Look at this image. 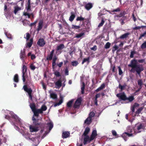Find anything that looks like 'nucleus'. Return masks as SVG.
I'll list each match as a JSON object with an SVG mask.
<instances>
[{
    "mask_svg": "<svg viewBox=\"0 0 146 146\" xmlns=\"http://www.w3.org/2000/svg\"><path fill=\"white\" fill-rule=\"evenodd\" d=\"M64 45L63 44H60L57 47L56 50L57 51H59L61 50L64 48Z\"/></svg>",
    "mask_w": 146,
    "mask_h": 146,
    "instance_id": "nucleus-21",
    "label": "nucleus"
},
{
    "mask_svg": "<svg viewBox=\"0 0 146 146\" xmlns=\"http://www.w3.org/2000/svg\"><path fill=\"white\" fill-rule=\"evenodd\" d=\"M30 107L33 113V116L38 117L39 114H42L43 112H42V110L40 109H37L34 103L31 104L30 105Z\"/></svg>",
    "mask_w": 146,
    "mask_h": 146,
    "instance_id": "nucleus-2",
    "label": "nucleus"
},
{
    "mask_svg": "<svg viewBox=\"0 0 146 146\" xmlns=\"http://www.w3.org/2000/svg\"><path fill=\"white\" fill-rule=\"evenodd\" d=\"M20 58L23 61H24V58L26 57L25 49L23 50V51L21 50L20 54Z\"/></svg>",
    "mask_w": 146,
    "mask_h": 146,
    "instance_id": "nucleus-12",
    "label": "nucleus"
},
{
    "mask_svg": "<svg viewBox=\"0 0 146 146\" xmlns=\"http://www.w3.org/2000/svg\"><path fill=\"white\" fill-rule=\"evenodd\" d=\"M84 139L83 143L84 145H86L88 142L90 143L91 141H90V138L88 135L84 136Z\"/></svg>",
    "mask_w": 146,
    "mask_h": 146,
    "instance_id": "nucleus-13",
    "label": "nucleus"
},
{
    "mask_svg": "<svg viewBox=\"0 0 146 146\" xmlns=\"http://www.w3.org/2000/svg\"><path fill=\"white\" fill-rule=\"evenodd\" d=\"M54 52V50H52L50 52V54L47 56L46 57L47 60H51L52 59Z\"/></svg>",
    "mask_w": 146,
    "mask_h": 146,
    "instance_id": "nucleus-9",
    "label": "nucleus"
},
{
    "mask_svg": "<svg viewBox=\"0 0 146 146\" xmlns=\"http://www.w3.org/2000/svg\"><path fill=\"white\" fill-rule=\"evenodd\" d=\"M21 8L18 7L17 6L15 7V9L14 10V13L15 14H16L19 11L21 10Z\"/></svg>",
    "mask_w": 146,
    "mask_h": 146,
    "instance_id": "nucleus-35",
    "label": "nucleus"
},
{
    "mask_svg": "<svg viewBox=\"0 0 146 146\" xmlns=\"http://www.w3.org/2000/svg\"><path fill=\"white\" fill-rule=\"evenodd\" d=\"M54 74L57 77L61 76V75L59 72L57 70L55 71L54 73Z\"/></svg>",
    "mask_w": 146,
    "mask_h": 146,
    "instance_id": "nucleus-37",
    "label": "nucleus"
},
{
    "mask_svg": "<svg viewBox=\"0 0 146 146\" xmlns=\"http://www.w3.org/2000/svg\"><path fill=\"white\" fill-rule=\"evenodd\" d=\"M22 73H25L27 72V67L26 66H25V65H23V67H22Z\"/></svg>",
    "mask_w": 146,
    "mask_h": 146,
    "instance_id": "nucleus-41",
    "label": "nucleus"
},
{
    "mask_svg": "<svg viewBox=\"0 0 146 146\" xmlns=\"http://www.w3.org/2000/svg\"><path fill=\"white\" fill-rule=\"evenodd\" d=\"M143 107H142L139 108L135 112V114L138 115L143 110Z\"/></svg>",
    "mask_w": 146,
    "mask_h": 146,
    "instance_id": "nucleus-30",
    "label": "nucleus"
},
{
    "mask_svg": "<svg viewBox=\"0 0 146 146\" xmlns=\"http://www.w3.org/2000/svg\"><path fill=\"white\" fill-rule=\"evenodd\" d=\"M61 99L59 100V102L57 103H56L54 105V107H56L60 105L63 102V97L61 96H60Z\"/></svg>",
    "mask_w": 146,
    "mask_h": 146,
    "instance_id": "nucleus-24",
    "label": "nucleus"
},
{
    "mask_svg": "<svg viewBox=\"0 0 146 146\" xmlns=\"http://www.w3.org/2000/svg\"><path fill=\"white\" fill-rule=\"evenodd\" d=\"M84 19V18L82 17L81 16L80 17H78L76 19V20L77 21H83Z\"/></svg>",
    "mask_w": 146,
    "mask_h": 146,
    "instance_id": "nucleus-47",
    "label": "nucleus"
},
{
    "mask_svg": "<svg viewBox=\"0 0 146 146\" xmlns=\"http://www.w3.org/2000/svg\"><path fill=\"white\" fill-rule=\"evenodd\" d=\"M39 127L38 126H31L30 127V131L31 132H36L38 130V128Z\"/></svg>",
    "mask_w": 146,
    "mask_h": 146,
    "instance_id": "nucleus-11",
    "label": "nucleus"
},
{
    "mask_svg": "<svg viewBox=\"0 0 146 146\" xmlns=\"http://www.w3.org/2000/svg\"><path fill=\"white\" fill-rule=\"evenodd\" d=\"M26 37L25 36L24 38L26 39L27 41L29 39L31 36V35L28 33H26Z\"/></svg>",
    "mask_w": 146,
    "mask_h": 146,
    "instance_id": "nucleus-45",
    "label": "nucleus"
},
{
    "mask_svg": "<svg viewBox=\"0 0 146 146\" xmlns=\"http://www.w3.org/2000/svg\"><path fill=\"white\" fill-rule=\"evenodd\" d=\"M24 90L27 92L28 94L29 98L31 101L33 100V96L32 95V90L31 88H28L27 85H24L23 87Z\"/></svg>",
    "mask_w": 146,
    "mask_h": 146,
    "instance_id": "nucleus-4",
    "label": "nucleus"
},
{
    "mask_svg": "<svg viewBox=\"0 0 146 146\" xmlns=\"http://www.w3.org/2000/svg\"><path fill=\"white\" fill-rule=\"evenodd\" d=\"M135 54V52L134 51H131V54L130 55V57L131 58H133L134 57V55Z\"/></svg>",
    "mask_w": 146,
    "mask_h": 146,
    "instance_id": "nucleus-57",
    "label": "nucleus"
},
{
    "mask_svg": "<svg viewBox=\"0 0 146 146\" xmlns=\"http://www.w3.org/2000/svg\"><path fill=\"white\" fill-rule=\"evenodd\" d=\"M30 68L31 70H34L36 68V67L34 65L33 63L31 64L30 65Z\"/></svg>",
    "mask_w": 146,
    "mask_h": 146,
    "instance_id": "nucleus-48",
    "label": "nucleus"
},
{
    "mask_svg": "<svg viewBox=\"0 0 146 146\" xmlns=\"http://www.w3.org/2000/svg\"><path fill=\"white\" fill-rule=\"evenodd\" d=\"M129 35V33H125L120 36L119 37V38L121 39H126L128 37Z\"/></svg>",
    "mask_w": 146,
    "mask_h": 146,
    "instance_id": "nucleus-26",
    "label": "nucleus"
},
{
    "mask_svg": "<svg viewBox=\"0 0 146 146\" xmlns=\"http://www.w3.org/2000/svg\"><path fill=\"white\" fill-rule=\"evenodd\" d=\"M127 86V84L126 83H124L123 86H122L119 84V85L118 88L121 91H122L125 89Z\"/></svg>",
    "mask_w": 146,
    "mask_h": 146,
    "instance_id": "nucleus-25",
    "label": "nucleus"
},
{
    "mask_svg": "<svg viewBox=\"0 0 146 146\" xmlns=\"http://www.w3.org/2000/svg\"><path fill=\"white\" fill-rule=\"evenodd\" d=\"M20 133L22 135L27 139H28L33 140L32 139H30L28 135H29V134L28 133H25L24 131L22 130L20 131Z\"/></svg>",
    "mask_w": 146,
    "mask_h": 146,
    "instance_id": "nucleus-16",
    "label": "nucleus"
},
{
    "mask_svg": "<svg viewBox=\"0 0 146 146\" xmlns=\"http://www.w3.org/2000/svg\"><path fill=\"white\" fill-rule=\"evenodd\" d=\"M47 125L48 127V130L50 131L53 128V125L52 123L50 122L47 123Z\"/></svg>",
    "mask_w": 146,
    "mask_h": 146,
    "instance_id": "nucleus-32",
    "label": "nucleus"
},
{
    "mask_svg": "<svg viewBox=\"0 0 146 146\" xmlns=\"http://www.w3.org/2000/svg\"><path fill=\"white\" fill-rule=\"evenodd\" d=\"M43 22L42 21H39L38 26V28L37 31L38 32L41 30L42 27Z\"/></svg>",
    "mask_w": 146,
    "mask_h": 146,
    "instance_id": "nucleus-15",
    "label": "nucleus"
},
{
    "mask_svg": "<svg viewBox=\"0 0 146 146\" xmlns=\"http://www.w3.org/2000/svg\"><path fill=\"white\" fill-rule=\"evenodd\" d=\"M105 87V83H104L102 84L99 87L100 88V89L102 90V89L104 88Z\"/></svg>",
    "mask_w": 146,
    "mask_h": 146,
    "instance_id": "nucleus-61",
    "label": "nucleus"
},
{
    "mask_svg": "<svg viewBox=\"0 0 146 146\" xmlns=\"http://www.w3.org/2000/svg\"><path fill=\"white\" fill-rule=\"evenodd\" d=\"M25 73H23L22 75V80L23 82H25L26 80V79L25 76Z\"/></svg>",
    "mask_w": 146,
    "mask_h": 146,
    "instance_id": "nucleus-62",
    "label": "nucleus"
},
{
    "mask_svg": "<svg viewBox=\"0 0 146 146\" xmlns=\"http://www.w3.org/2000/svg\"><path fill=\"white\" fill-rule=\"evenodd\" d=\"M128 66L131 68L129 70L131 72L134 73L136 72L137 76L138 75L139 76H141V73L143 70L144 68L142 65L138 64L137 60L134 59L131 60Z\"/></svg>",
    "mask_w": 146,
    "mask_h": 146,
    "instance_id": "nucleus-1",
    "label": "nucleus"
},
{
    "mask_svg": "<svg viewBox=\"0 0 146 146\" xmlns=\"http://www.w3.org/2000/svg\"><path fill=\"white\" fill-rule=\"evenodd\" d=\"M78 64L77 61H74L72 62V65L73 66H76Z\"/></svg>",
    "mask_w": 146,
    "mask_h": 146,
    "instance_id": "nucleus-43",
    "label": "nucleus"
},
{
    "mask_svg": "<svg viewBox=\"0 0 146 146\" xmlns=\"http://www.w3.org/2000/svg\"><path fill=\"white\" fill-rule=\"evenodd\" d=\"M47 109V107L44 105H42L40 109L41 110L42 112H43V111H45Z\"/></svg>",
    "mask_w": 146,
    "mask_h": 146,
    "instance_id": "nucleus-34",
    "label": "nucleus"
},
{
    "mask_svg": "<svg viewBox=\"0 0 146 146\" xmlns=\"http://www.w3.org/2000/svg\"><path fill=\"white\" fill-rule=\"evenodd\" d=\"M62 81L60 79H59L55 83V85L59 88H60L62 86Z\"/></svg>",
    "mask_w": 146,
    "mask_h": 146,
    "instance_id": "nucleus-20",
    "label": "nucleus"
},
{
    "mask_svg": "<svg viewBox=\"0 0 146 146\" xmlns=\"http://www.w3.org/2000/svg\"><path fill=\"white\" fill-rule=\"evenodd\" d=\"M73 102V100L69 101L67 104V106L69 108L71 107L72 106V103Z\"/></svg>",
    "mask_w": 146,
    "mask_h": 146,
    "instance_id": "nucleus-36",
    "label": "nucleus"
},
{
    "mask_svg": "<svg viewBox=\"0 0 146 146\" xmlns=\"http://www.w3.org/2000/svg\"><path fill=\"white\" fill-rule=\"evenodd\" d=\"M118 48L119 47L117 46L116 45H115L113 46V49L112 50V52H114L116 50L118 49Z\"/></svg>",
    "mask_w": 146,
    "mask_h": 146,
    "instance_id": "nucleus-51",
    "label": "nucleus"
},
{
    "mask_svg": "<svg viewBox=\"0 0 146 146\" xmlns=\"http://www.w3.org/2000/svg\"><path fill=\"white\" fill-rule=\"evenodd\" d=\"M127 100H128L129 102H131L134 99V97L133 96H131L128 98H127Z\"/></svg>",
    "mask_w": 146,
    "mask_h": 146,
    "instance_id": "nucleus-39",
    "label": "nucleus"
},
{
    "mask_svg": "<svg viewBox=\"0 0 146 146\" xmlns=\"http://www.w3.org/2000/svg\"><path fill=\"white\" fill-rule=\"evenodd\" d=\"M97 131L96 130H93L90 137V141L93 140L97 135Z\"/></svg>",
    "mask_w": 146,
    "mask_h": 146,
    "instance_id": "nucleus-10",
    "label": "nucleus"
},
{
    "mask_svg": "<svg viewBox=\"0 0 146 146\" xmlns=\"http://www.w3.org/2000/svg\"><path fill=\"white\" fill-rule=\"evenodd\" d=\"M30 42H28L27 43V46L29 48H30L32 46L33 42V39L32 38H31L30 40Z\"/></svg>",
    "mask_w": 146,
    "mask_h": 146,
    "instance_id": "nucleus-28",
    "label": "nucleus"
},
{
    "mask_svg": "<svg viewBox=\"0 0 146 146\" xmlns=\"http://www.w3.org/2000/svg\"><path fill=\"white\" fill-rule=\"evenodd\" d=\"M70 134L69 132L64 131L62 133V137L64 139L67 138L70 136Z\"/></svg>",
    "mask_w": 146,
    "mask_h": 146,
    "instance_id": "nucleus-14",
    "label": "nucleus"
},
{
    "mask_svg": "<svg viewBox=\"0 0 146 146\" xmlns=\"http://www.w3.org/2000/svg\"><path fill=\"white\" fill-rule=\"evenodd\" d=\"M146 35V31H145L143 33L141 34L139 38V39H141L142 37H144Z\"/></svg>",
    "mask_w": 146,
    "mask_h": 146,
    "instance_id": "nucleus-53",
    "label": "nucleus"
},
{
    "mask_svg": "<svg viewBox=\"0 0 146 146\" xmlns=\"http://www.w3.org/2000/svg\"><path fill=\"white\" fill-rule=\"evenodd\" d=\"M104 22L105 21H104V19H102V20L101 23H100L99 25H98V27H101L102 26L104 25Z\"/></svg>",
    "mask_w": 146,
    "mask_h": 146,
    "instance_id": "nucleus-46",
    "label": "nucleus"
},
{
    "mask_svg": "<svg viewBox=\"0 0 146 146\" xmlns=\"http://www.w3.org/2000/svg\"><path fill=\"white\" fill-rule=\"evenodd\" d=\"M90 57H89L87 58H84V59L82 62V64H83L85 62H87L88 63V64L90 62Z\"/></svg>",
    "mask_w": 146,
    "mask_h": 146,
    "instance_id": "nucleus-33",
    "label": "nucleus"
},
{
    "mask_svg": "<svg viewBox=\"0 0 146 146\" xmlns=\"http://www.w3.org/2000/svg\"><path fill=\"white\" fill-rule=\"evenodd\" d=\"M116 96L119 99L125 101L127 100V97L124 92L121 94H117L116 95Z\"/></svg>",
    "mask_w": 146,
    "mask_h": 146,
    "instance_id": "nucleus-6",
    "label": "nucleus"
},
{
    "mask_svg": "<svg viewBox=\"0 0 146 146\" xmlns=\"http://www.w3.org/2000/svg\"><path fill=\"white\" fill-rule=\"evenodd\" d=\"M51 97L53 99H56L57 98V95L54 93H52L50 94Z\"/></svg>",
    "mask_w": 146,
    "mask_h": 146,
    "instance_id": "nucleus-38",
    "label": "nucleus"
},
{
    "mask_svg": "<svg viewBox=\"0 0 146 146\" xmlns=\"http://www.w3.org/2000/svg\"><path fill=\"white\" fill-rule=\"evenodd\" d=\"M11 114L13 118L15 119L16 120H18L19 122L20 121V119L17 115L13 113H11Z\"/></svg>",
    "mask_w": 146,
    "mask_h": 146,
    "instance_id": "nucleus-27",
    "label": "nucleus"
},
{
    "mask_svg": "<svg viewBox=\"0 0 146 146\" xmlns=\"http://www.w3.org/2000/svg\"><path fill=\"white\" fill-rule=\"evenodd\" d=\"M141 48L142 49L146 48V41H144L141 45Z\"/></svg>",
    "mask_w": 146,
    "mask_h": 146,
    "instance_id": "nucleus-40",
    "label": "nucleus"
},
{
    "mask_svg": "<svg viewBox=\"0 0 146 146\" xmlns=\"http://www.w3.org/2000/svg\"><path fill=\"white\" fill-rule=\"evenodd\" d=\"M90 131V128L88 127H87L86 128V129L85 130V131L84 132V133H83V134L82 135V136L88 135V134Z\"/></svg>",
    "mask_w": 146,
    "mask_h": 146,
    "instance_id": "nucleus-19",
    "label": "nucleus"
},
{
    "mask_svg": "<svg viewBox=\"0 0 146 146\" xmlns=\"http://www.w3.org/2000/svg\"><path fill=\"white\" fill-rule=\"evenodd\" d=\"M124 15V14L123 13H121L119 15H116V17H122L123 18H124L125 16Z\"/></svg>",
    "mask_w": 146,
    "mask_h": 146,
    "instance_id": "nucleus-54",
    "label": "nucleus"
},
{
    "mask_svg": "<svg viewBox=\"0 0 146 146\" xmlns=\"http://www.w3.org/2000/svg\"><path fill=\"white\" fill-rule=\"evenodd\" d=\"M84 34V33H81L76 35V37L77 38H80Z\"/></svg>",
    "mask_w": 146,
    "mask_h": 146,
    "instance_id": "nucleus-52",
    "label": "nucleus"
},
{
    "mask_svg": "<svg viewBox=\"0 0 146 146\" xmlns=\"http://www.w3.org/2000/svg\"><path fill=\"white\" fill-rule=\"evenodd\" d=\"M32 119L33 121V124L35 126L39 127L41 128L44 127L45 124L41 122H39L38 119H36L35 117L32 116Z\"/></svg>",
    "mask_w": 146,
    "mask_h": 146,
    "instance_id": "nucleus-3",
    "label": "nucleus"
},
{
    "mask_svg": "<svg viewBox=\"0 0 146 146\" xmlns=\"http://www.w3.org/2000/svg\"><path fill=\"white\" fill-rule=\"evenodd\" d=\"M133 134L132 133H129L127 132H125L122 134V136L124 140L126 141L127 140V136L130 137Z\"/></svg>",
    "mask_w": 146,
    "mask_h": 146,
    "instance_id": "nucleus-8",
    "label": "nucleus"
},
{
    "mask_svg": "<svg viewBox=\"0 0 146 146\" xmlns=\"http://www.w3.org/2000/svg\"><path fill=\"white\" fill-rule=\"evenodd\" d=\"M95 114L93 112H91L89 114V116L88 117L90 118H92V117H94Z\"/></svg>",
    "mask_w": 146,
    "mask_h": 146,
    "instance_id": "nucleus-49",
    "label": "nucleus"
},
{
    "mask_svg": "<svg viewBox=\"0 0 146 146\" xmlns=\"http://www.w3.org/2000/svg\"><path fill=\"white\" fill-rule=\"evenodd\" d=\"M93 7L91 3H89L85 5V8L87 10H89Z\"/></svg>",
    "mask_w": 146,
    "mask_h": 146,
    "instance_id": "nucleus-18",
    "label": "nucleus"
},
{
    "mask_svg": "<svg viewBox=\"0 0 146 146\" xmlns=\"http://www.w3.org/2000/svg\"><path fill=\"white\" fill-rule=\"evenodd\" d=\"M23 15L25 16H27L28 18H30L31 17V14H29L26 12H24L23 13Z\"/></svg>",
    "mask_w": 146,
    "mask_h": 146,
    "instance_id": "nucleus-55",
    "label": "nucleus"
},
{
    "mask_svg": "<svg viewBox=\"0 0 146 146\" xmlns=\"http://www.w3.org/2000/svg\"><path fill=\"white\" fill-rule=\"evenodd\" d=\"M138 84L139 86H142L143 83L141 79H139L138 81Z\"/></svg>",
    "mask_w": 146,
    "mask_h": 146,
    "instance_id": "nucleus-56",
    "label": "nucleus"
},
{
    "mask_svg": "<svg viewBox=\"0 0 146 146\" xmlns=\"http://www.w3.org/2000/svg\"><path fill=\"white\" fill-rule=\"evenodd\" d=\"M6 138L3 137V136H0V146H1L3 143H6Z\"/></svg>",
    "mask_w": 146,
    "mask_h": 146,
    "instance_id": "nucleus-17",
    "label": "nucleus"
},
{
    "mask_svg": "<svg viewBox=\"0 0 146 146\" xmlns=\"http://www.w3.org/2000/svg\"><path fill=\"white\" fill-rule=\"evenodd\" d=\"M5 34L7 36V37L8 38H11V35L10 34H8L7 32H5Z\"/></svg>",
    "mask_w": 146,
    "mask_h": 146,
    "instance_id": "nucleus-59",
    "label": "nucleus"
},
{
    "mask_svg": "<svg viewBox=\"0 0 146 146\" xmlns=\"http://www.w3.org/2000/svg\"><path fill=\"white\" fill-rule=\"evenodd\" d=\"M80 28V27L79 26H76L74 25H72L71 28L72 29H79Z\"/></svg>",
    "mask_w": 146,
    "mask_h": 146,
    "instance_id": "nucleus-44",
    "label": "nucleus"
},
{
    "mask_svg": "<svg viewBox=\"0 0 146 146\" xmlns=\"http://www.w3.org/2000/svg\"><path fill=\"white\" fill-rule=\"evenodd\" d=\"M31 5L27 4V6H26L25 9H27V11H31Z\"/></svg>",
    "mask_w": 146,
    "mask_h": 146,
    "instance_id": "nucleus-50",
    "label": "nucleus"
},
{
    "mask_svg": "<svg viewBox=\"0 0 146 146\" xmlns=\"http://www.w3.org/2000/svg\"><path fill=\"white\" fill-rule=\"evenodd\" d=\"M92 122V118L88 117L85 120L84 123L87 125L90 124Z\"/></svg>",
    "mask_w": 146,
    "mask_h": 146,
    "instance_id": "nucleus-23",
    "label": "nucleus"
},
{
    "mask_svg": "<svg viewBox=\"0 0 146 146\" xmlns=\"http://www.w3.org/2000/svg\"><path fill=\"white\" fill-rule=\"evenodd\" d=\"M82 101V98H78L75 101L73 105V108L75 109H78L81 104Z\"/></svg>",
    "mask_w": 146,
    "mask_h": 146,
    "instance_id": "nucleus-5",
    "label": "nucleus"
},
{
    "mask_svg": "<svg viewBox=\"0 0 146 146\" xmlns=\"http://www.w3.org/2000/svg\"><path fill=\"white\" fill-rule=\"evenodd\" d=\"M13 80L14 81L16 82L17 83L19 82V76L17 74H16L14 75Z\"/></svg>",
    "mask_w": 146,
    "mask_h": 146,
    "instance_id": "nucleus-29",
    "label": "nucleus"
},
{
    "mask_svg": "<svg viewBox=\"0 0 146 146\" xmlns=\"http://www.w3.org/2000/svg\"><path fill=\"white\" fill-rule=\"evenodd\" d=\"M120 11V9L119 8H118L117 9L113 10L112 11H111V12L112 13H114L115 12H119Z\"/></svg>",
    "mask_w": 146,
    "mask_h": 146,
    "instance_id": "nucleus-58",
    "label": "nucleus"
},
{
    "mask_svg": "<svg viewBox=\"0 0 146 146\" xmlns=\"http://www.w3.org/2000/svg\"><path fill=\"white\" fill-rule=\"evenodd\" d=\"M97 49V46L96 45H94L93 47H92L91 48V50H93L94 51H95Z\"/></svg>",
    "mask_w": 146,
    "mask_h": 146,
    "instance_id": "nucleus-63",
    "label": "nucleus"
},
{
    "mask_svg": "<svg viewBox=\"0 0 146 146\" xmlns=\"http://www.w3.org/2000/svg\"><path fill=\"white\" fill-rule=\"evenodd\" d=\"M142 125L141 124L137 127V129L138 130H139L142 129Z\"/></svg>",
    "mask_w": 146,
    "mask_h": 146,
    "instance_id": "nucleus-64",
    "label": "nucleus"
},
{
    "mask_svg": "<svg viewBox=\"0 0 146 146\" xmlns=\"http://www.w3.org/2000/svg\"><path fill=\"white\" fill-rule=\"evenodd\" d=\"M119 69V75H121L123 74V72L121 68L119 66L118 67Z\"/></svg>",
    "mask_w": 146,
    "mask_h": 146,
    "instance_id": "nucleus-60",
    "label": "nucleus"
},
{
    "mask_svg": "<svg viewBox=\"0 0 146 146\" xmlns=\"http://www.w3.org/2000/svg\"><path fill=\"white\" fill-rule=\"evenodd\" d=\"M45 43V41L43 38L39 39L37 42V44L40 47L43 46Z\"/></svg>",
    "mask_w": 146,
    "mask_h": 146,
    "instance_id": "nucleus-7",
    "label": "nucleus"
},
{
    "mask_svg": "<svg viewBox=\"0 0 146 146\" xmlns=\"http://www.w3.org/2000/svg\"><path fill=\"white\" fill-rule=\"evenodd\" d=\"M85 85L84 82H82V85L81 88V93L83 94L84 93V89L85 88Z\"/></svg>",
    "mask_w": 146,
    "mask_h": 146,
    "instance_id": "nucleus-31",
    "label": "nucleus"
},
{
    "mask_svg": "<svg viewBox=\"0 0 146 146\" xmlns=\"http://www.w3.org/2000/svg\"><path fill=\"white\" fill-rule=\"evenodd\" d=\"M111 44L109 42L106 43L104 46V48L106 49H108L110 48V46Z\"/></svg>",
    "mask_w": 146,
    "mask_h": 146,
    "instance_id": "nucleus-42",
    "label": "nucleus"
},
{
    "mask_svg": "<svg viewBox=\"0 0 146 146\" xmlns=\"http://www.w3.org/2000/svg\"><path fill=\"white\" fill-rule=\"evenodd\" d=\"M71 15L70 16L69 18V20L70 22H72L75 18L76 16L74 13L73 12H71Z\"/></svg>",
    "mask_w": 146,
    "mask_h": 146,
    "instance_id": "nucleus-22",
    "label": "nucleus"
}]
</instances>
